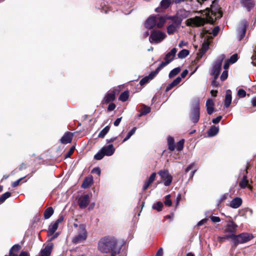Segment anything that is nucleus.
Here are the masks:
<instances>
[{
  "label": "nucleus",
  "mask_w": 256,
  "mask_h": 256,
  "mask_svg": "<svg viewBox=\"0 0 256 256\" xmlns=\"http://www.w3.org/2000/svg\"><path fill=\"white\" fill-rule=\"evenodd\" d=\"M171 4L170 0H162L160 2V6L162 9L168 8Z\"/></svg>",
  "instance_id": "nucleus-37"
},
{
  "label": "nucleus",
  "mask_w": 256,
  "mask_h": 256,
  "mask_svg": "<svg viewBox=\"0 0 256 256\" xmlns=\"http://www.w3.org/2000/svg\"><path fill=\"white\" fill-rule=\"evenodd\" d=\"M150 112V108L147 106H144V108L142 110L141 114L142 115H146Z\"/></svg>",
  "instance_id": "nucleus-51"
},
{
  "label": "nucleus",
  "mask_w": 256,
  "mask_h": 256,
  "mask_svg": "<svg viewBox=\"0 0 256 256\" xmlns=\"http://www.w3.org/2000/svg\"><path fill=\"white\" fill-rule=\"evenodd\" d=\"M239 186L242 188H244L246 187H248L250 189L252 188V186L248 185V180L246 174L242 178L240 181Z\"/></svg>",
  "instance_id": "nucleus-26"
},
{
  "label": "nucleus",
  "mask_w": 256,
  "mask_h": 256,
  "mask_svg": "<svg viewBox=\"0 0 256 256\" xmlns=\"http://www.w3.org/2000/svg\"><path fill=\"white\" fill-rule=\"evenodd\" d=\"M166 18V19L172 20L173 22L172 24L180 26L181 25L182 22L180 21V19L178 18V15L176 14L174 16H164Z\"/></svg>",
  "instance_id": "nucleus-23"
},
{
  "label": "nucleus",
  "mask_w": 256,
  "mask_h": 256,
  "mask_svg": "<svg viewBox=\"0 0 256 256\" xmlns=\"http://www.w3.org/2000/svg\"><path fill=\"white\" fill-rule=\"evenodd\" d=\"M177 50L176 48H173L170 52H168L164 57V62H162L160 64L164 68L167 64H170L174 58L176 56Z\"/></svg>",
  "instance_id": "nucleus-13"
},
{
  "label": "nucleus",
  "mask_w": 256,
  "mask_h": 256,
  "mask_svg": "<svg viewBox=\"0 0 256 256\" xmlns=\"http://www.w3.org/2000/svg\"><path fill=\"white\" fill-rule=\"evenodd\" d=\"M110 126L108 125L104 128L99 133L98 137L100 138H104L110 130Z\"/></svg>",
  "instance_id": "nucleus-33"
},
{
  "label": "nucleus",
  "mask_w": 256,
  "mask_h": 256,
  "mask_svg": "<svg viewBox=\"0 0 256 256\" xmlns=\"http://www.w3.org/2000/svg\"><path fill=\"white\" fill-rule=\"evenodd\" d=\"M88 234L86 230L84 228L82 232L76 236L72 240L74 244H76L84 242L87 238Z\"/></svg>",
  "instance_id": "nucleus-15"
},
{
  "label": "nucleus",
  "mask_w": 256,
  "mask_h": 256,
  "mask_svg": "<svg viewBox=\"0 0 256 256\" xmlns=\"http://www.w3.org/2000/svg\"><path fill=\"white\" fill-rule=\"evenodd\" d=\"M128 97L129 92L128 90H126L120 94L119 96V100L120 101L124 102L128 100Z\"/></svg>",
  "instance_id": "nucleus-34"
},
{
  "label": "nucleus",
  "mask_w": 256,
  "mask_h": 256,
  "mask_svg": "<svg viewBox=\"0 0 256 256\" xmlns=\"http://www.w3.org/2000/svg\"><path fill=\"white\" fill-rule=\"evenodd\" d=\"M150 80L148 78V77L146 76L144 78H142L140 82V86H144V84H147Z\"/></svg>",
  "instance_id": "nucleus-50"
},
{
  "label": "nucleus",
  "mask_w": 256,
  "mask_h": 256,
  "mask_svg": "<svg viewBox=\"0 0 256 256\" xmlns=\"http://www.w3.org/2000/svg\"><path fill=\"white\" fill-rule=\"evenodd\" d=\"M151 184L150 182H149L148 180H146L145 182L144 185L143 186L142 189L144 190H146L150 185Z\"/></svg>",
  "instance_id": "nucleus-62"
},
{
  "label": "nucleus",
  "mask_w": 256,
  "mask_h": 256,
  "mask_svg": "<svg viewBox=\"0 0 256 256\" xmlns=\"http://www.w3.org/2000/svg\"><path fill=\"white\" fill-rule=\"evenodd\" d=\"M26 176H24V177H22V178H20V179L18 180H17L14 182H12V188H16V187L17 186H18L20 184V182L24 179L26 178Z\"/></svg>",
  "instance_id": "nucleus-49"
},
{
  "label": "nucleus",
  "mask_w": 256,
  "mask_h": 256,
  "mask_svg": "<svg viewBox=\"0 0 256 256\" xmlns=\"http://www.w3.org/2000/svg\"><path fill=\"white\" fill-rule=\"evenodd\" d=\"M74 150H75V146H72L70 148V149L69 150L68 152L65 154V156H64L65 158H70L74 152Z\"/></svg>",
  "instance_id": "nucleus-44"
},
{
  "label": "nucleus",
  "mask_w": 256,
  "mask_h": 256,
  "mask_svg": "<svg viewBox=\"0 0 256 256\" xmlns=\"http://www.w3.org/2000/svg\"><path fill=\"white\" fill-rule=\"evenodd\" d=\"M228 76V71L224 70L222 72L221 76H220V79L224 81L225 80H226Z\"/></svg>",
  "instance_id": "nucleus-54"
},
{
  "label": "nucleus",
  "mask_w": 256,
  "mask_h": 256,
  "mask_svg": "<svg viewBox=\"0 0 256 256\" xmlns=\"http://www.w3.org/2000/svg\"><path fill=\"white\" fill-rule=\"evenodd\" d=\"M180 27V26H177L174 24H170L167 28V32L168 34H174L176 30Z\"/></svg>",
  "instance_id": "nucleus-27"
},
{
  "label": "nucleus",
  "mask_w": 256,
  "mask_h": 256,
  "mask_svg": "<svg viewBox=\"0 0 256 256\" xmlns=\"http://www.w3.org/2000/svg\"><path fill=\"white\" fill-rule=\"evenodd\" d=\"M124 244V240L113 239V256H124L123 254H120V252Z\"/></svg>",
  "instance_id": "nucleus-10"
},
{
  "label": "nucleus",
  "mask_w": 256,
  "mask_h": 256,
  "mask_svg": "<svg viewBox=\"0 0 256 256\" xmlns=\"http://www.w3.org/2000/svg\"><path fill=\"white\" fill-rule=\"evenodd\" d=\"M166 36V35L164 32L153 30L149 38V41L150 43L158 44L162 41Z\"/></svg>",
  "instance_id": "nucleus-7"
},
{
  "label": "nucleus",
  "mask_w": 256,
  "mask_h": 256,
  "mask_svg": "<svg viewBox=\"0 0 256 256\" xmlns=\"http://www.w3.org/2000/svg\"><path fill=\"white\" fill-rule=\"evenodd\" d=\"M156 176V173L153 172L150 176L148 180L151 184L154 181Z\"/></svg>",
  "instance_id": "nucleus-57"
},
{
  "label": "nucleus",
  "mask_w": 256,
  "mask_h": 256,
  "mask_svg": "<svg viewBox=\"0 0 256 256\" xmlns=\"http://www.w3.org/2000/svg\"><path fill=\"white\" fill-rule=\"evenodd\" d=\"M248 26V23L245 20H243L240 22L237 30V38L238 40H241L244 37Z\"/></svg>",
  "instance_id": "nucleus-11"
},
{
  "label": "nucleus",
  "mask_w": 256,
  "mask_h": 256,
  "mask_svg": "<svg viewBox=\"0 0 256 256\" xmlns=\"http://www.w3.org/2000/svg\"><path fill=\"white\" fill-rule=\"evenodd\" d=\"M235 234H228L224 235V238H226V240H228V238L232 239V243L234 244V239Z\"/></svg>",
  "instance_id": "nucleus-52"
},
{
  "label": "nucleus",
  "mask_w": 256,
  "mask_h": 256,
  "mask_svg": "<svg viewBox=\"0 0 256 256\" xmlns=\"http://www.w3.org/2000/svg\"><path fill=\"white\" fill-rule=\"evenodd\" d=\"M210 218L212 222H213L216 223V222H220V218L218 216H210Z\"/></svg>",
  "instance_id": "nucleus-53"
},
{
  "label": "nucleus",
  "mask_w": 256,
  "mask_h": 256,
  "mask_svg": "<svg viewBox=\"0 0 256 256\" xmlns=\"http://www.w3.org/2000/svg\"><path fill=\"white\" fill-rule=\"evenodd\" d=\"M170 198V194H168V195L166 196L165 197V201H164L165 205L169 206H171L172 204V200H171Z\"/></svg>",
  "instance_id": "nucleus-45"
},
{
  "label": "nucleus",
  "mask_w": 256,
  "mask_h": 256,
  "mask_svg": "<svg viewBox=\"0 0 256 256\" xmlns=\"http://www.w3.org/2000/svg\"><path fill=\"white\" fill-rule=\"evenodd\" d=\"M206 10H208L206 20L200 16H196L187 20L186 21V25L190 26H203L206 22L214 24L217 19L220 18L222 16V11L217 8H213L212 5L210 9L207 8Z\"/></svg>",
  "instance_id": "nucleus-1"
},
{
  "label": "nucleus",
  "mask_w": 256,
  "mask_h": 256,
  "mask_svg": "<svg viewBox=\"0 0 256 256\" xmlns=\"http://www.w3.org/2000/svg\"><path fill=\"white\" fill-rule=\"evenodd\" d=\"M64 220V216L62 214H60L58 218L56 220L55 222L56 223H57L58 224H59L60 223L63 222Z\"/></svg>",
  "instance_id": "nucleus-60"
},
{
  "label": "nucleus",
  "mask_w": 256,
  "mask_h": 256,
  "mask_svg": "<svg viewBox=\"0 0 256 256\" xmlns=\"http://www.w3.org/2000/svg\"><path fill=\"white\" fill-rule=\"evenodd\" d=\"M162 254H163V250L162 248H160L158 250L156 256H162Z\"/></svg>",
  "instance_id": "nucleus-64"
},
{
  "label": "nucleus",
  "mask_w": 256,
  "mask_h": 256,
  "mask_svg": "<svg viewBox=\"0 0 256 256\" xmlns=\"http://www.w3.org/2000/svg\"><path fill=\"white\" fill-rule=\"evenodd\" d=\"M90 202V196L88 194L80 196L78 200V204L80 208L84 209L86 208Z\"/></svg>",
  "instance_id": "nucleus-14"
},
{
  "label": "nucleus",
  "mask_w": 256,
  "mask_h": 256,
  "mask_svg": "<svg viewBox=\"0 0 256 256\" xmlns=\"http://www.w3.org/2000/svg\"><path fill=\"white\" fill-rule=\"evenodd\" d=\"M162 68L163 67L160 64L156 69L155 70L152 72L147 76L148 77L150 80L153 79Z\"/></svg>",
  "instance_id": "nucleus-31"
},
{
  "label": "nucleus",
  "mask_w": 256,
  "mask_h": 256,
  "mask_svg": "<svg viewBox=\"0 0 256 256\" xmlns=\"http://www.w3.org/2000/svg\"><path fill=\"white\" fill-rule=\"evenodd\" d=\"M58 227V224L54 222V223L51 224L48 227V236L52 235L57 230Z\"/></svg>",
  "instance_id": "nucleus-28"
},
{
  "label": "nucleus",
  "mask_w": 256,
  "mask_h": 256,
  "mask_svg": "<svg viewBox=\"0 0 256 256\" xmlns=\"http://www.w3.org/2000/svg\"><path fill=\"white\" fill-rule=\"evenodd\" d=\"M22 247L19 244H16L14 245L10 249L9 251V254H16L20 250Z\"/></svg>",
  "instance_id": "nucleus-35"
},
{
  "label": "nucleus",
  "mask_w": 256,
  "mask_h": 256,
  "mask_svg": "<svg viewBox=\"0 0 256 256\" xmlns=\"http://www.w3.org/2000/svg\"><path fill=\"white\" fill-rule=\"evenodd\" d=\"M180 72V67H177L170 72L168 74V76L170 78H172L177 75Z\"/></svg>",
  "instance_id": "nucleus-38"
},
{
  "label": "nucleus",
  "mask_w": 256,
  "mask_h": 256,
  "mask_svg": "<svg viewBox=\"0 0 256 256\" xmlns=\"http://www.w3.org/2000/svg\"><path fill=\"white\" fill-rule=\"evenodd\" d=\"M238 59V56L237 54H234L228 60V62L231 64H234L236 62Z\"/></svg>",
  "instance_id": "nucleus-46"
},
{
  "label": "nucleus",
  "mask_w": 256,
  "mask_h": 256,
  "mask_svg": "<svg viewBox=\"0 0 256 256\" xmlns=\"http://www.w3.org/2000/svg\"><path fill=\"white\" fill-rule=\"evenodd\" d=\"M110 8L106 6L105 4H104V6H102V12H104V13L106 14L108 12H110Z\"/></svg>",
  "instance_id": "nucleus-55"
},
{
  "label": "nucleus",
  "mask_w": 256,
  "mask_h": 256,
  "mask_svg": "<svg viewBox=\"0 0 256 256\" xmlns=\"http://www.w3.org/2000/svg\"><path fill=\"white\" fill-rule=\"evenodd\" d=\"M92 172L93 174H96L100 176V170L98 167L94 168L92 169Z\"/></svg>",
  "instance_id": "nucleus-58"
},
{
  "label": "nucleus",
  "mask_w": 256,
  "mask_h": 256,
  "mask_svg": "<svg viewBox=\"0 0 256 256\" xmlns=\"http://www.w3.org/2000/svg\"><path fill=\"white\" fill-rule=\"evenodd\" d=\"M200 107L199 102L196 100L192 106L190 114V118L194 123H197L200 119Z\"/></svg>",
  "instance_id": "nucleus-5"
},
{
  "label": "nucleus",
  "mask_w": 256,
  "mask_h": 256,
  "mask_svg": "<svg viewBox=\"0 0 256 256\" xmlns=\"http://www.w3.org/2000/svg\"><path fill=\"white\" fill-rule=\"evenodd\" d=\"M238 96L240 98H244L246 96V92L244 90L240 88L238 90Z\"/></svg>",
  "instance_id": "nucleus-48"
},
{
  "label": "nucleus",
  "mask_w": 256,
  "mask_h": 256,
  "mask_svg": "<svg viewBox=\"0 0 256 256\" xmlns=\"http://www.w3.org/2000/svg\"><path fill=\"white\" fill-rule=\"evenodd\" d=\"M238 228V226L233 221L229 220L228 224L224 226V232L226 233L235 234Z\"/></svg>",
  "instance_id": "nucleus-16"
},
{
  "label": "nucleus",
  "mask_w": 256,
  "mask_h": 256,
  "mask_svg": "<svg viewBox=\"0 0 256 256\" xmlns=\"http://www.w3.org/2000/svg\"><path fill=\"white\" fill-rule=\"evenodd\" d=\"M166 22V18L160 14L152 15L148 18L144 22V26L148 29H152L155 26L162 28Z\"/></svg>",
  "instance_id": "nucleus-2"
},
{
  "label": "nucleus",
  "mask_w": 256,
  "mask_h": 256,
  "mask_svg": "<svg viewBox=\"0 0 256 256\" xmlns=\"http://www.w3.org/2000/svg\"><path fill=\"white\" fill-rule=\"evenodd\" d=\"M108 104H109L108 108V110L110 112L112 110V92H108L102 101V104L103 105Z\"/></svg>",
  "instance_id": "nucleus-18"
},
{
  "label": "nucleus",
  "mask_w": 256,
  "mask_h": 256,
  "mask_svg": "<svg viewBox=\"0 0 256 256\" xmlns=\"http://www.w3.org/2000/svg\"><path fill=\"white\" fill-rule=\"evenodd\" d=\"M242 204V200L240 198H236L230 202V206L234 208H237L240 206Z\"/></svg>",
  "instance_id": "nucleus-24"
},
{
  "label": "nucleus",
  "mask_w": 256,
  "mask_h": 256,
  "mask_svg": "<svg viewBox=\"0 0 256 256\" xmlns=\"http://www.w3.org/2000/svg\"><path fill=\"white\" fill-rule=\"evenodd\" d=\"M244 4L245 6L247 8L248 10L252 8L254 6V2H250L248 4L244 3Z\"/></svg>",
  "instance_id": "nucleus-56"
},
{
  "label": "nucleus",
  "mask_w": 256,
  "mask_h": 256,
  "mask_svg": "<svg viewBox=\"0 0 256 256\" xmlns=\"http://www.w3.org/2000/svg\"><path fill=\"white\" fill-rule=\"evenodd\" d=\"M74 133L70 132H66L60 139V142L62 144L70 143L72 140Z\"/></svg>",
  "instance_id": "nucleus-19"
},
{
  "label": "nucleus",
  "mask_w": 256,
  "mask_h": 256,
  "mask_svg": "<svg viewBox=\"0 0 256 256\" xmlns=\"http://www.w3.org/2000/svg\"><path fill=\"white\" fill-rule=\"evenodd\" d=\"M179 18L180 19L181 22L184 18H186L188 16L189 12L186 10L184 9H180L176 12Z\"/></svg>",
  "instance_id": "nucleus-25"
},
{
  "label": "nucleus",
  "mask_w": 256,
  "mask_h": 256,
  "mask_svg": "<svg viewBox=\"0 0 256 256\" xmlns=\"http://www.w3.org/2000/svg\"><path fill=\"white\" fill-rule=\"evenodd\" d=\"M112 156V144L103 146L94 156L96 160H100L104 156Z\"/></svg>",
  "instance_id": "nucleus-6"
},
{
  "label": "nucleus",
  "mask_w": 256,
  "mask_h": 256,
  "mask_svg": "<svg viewBox=\"0 0 256 256\" xmlns=\"http://www.w3.org/2000/svg\"><path fill=\"white\" fill-rule=\"evenodd\" d=\"M184 142V139H182L177 142L176 145V148L178 151L180 152L183 149Z\"/></svg>",
  "instance_id": "nucleus-40"
},
{
  "label": "nucleus",
  "mask_w": 256,
  "mask_h": 256,
  "mask_svg": "<svg viewBox=\"0 0 256 256\" xmlns=\"http://www.w3.org/2000/svg\"><path fill=\"white\" fill-rule=\"evenodd\" d=\"M218 128L212 126L208 132V135L210 136H215L218 133Z\"/></svg>",
  "instance_id": "nucleus-32"
},
{
  "label": "nucleus",
  "mask_w": 256,
  "mask_h": 256,
  "mask_svg": "<svg viewBox=\"0 0 256 256\" xmlns=\"http://www.w3.org/2000/svg\"><path fill=\"white\" fill-rule=\"evenodd\" d=\"M222 118V116H217L216 118H214L212 120V122L214 124H218Z\"/></svg>",
  "instance_id": "nucleus-59"
},
{
  "label": "nucleus",
  "mask_w": 256,
  "mask_h": 256,
  "mask_svg": "<svg viewBox=\"0 0 256 256\" xmlns=\"http://www.w3.org/2000/svg\"><path fill=\"white\" fill-rule=\"evenodd\" d=\"M136 128H133L128 134L126 136L124 139L123 141L125 142L128 140L136 132Z\"/></svg>",
  "instance_id": "nucleus-43"
},
{
  "label": "nucleus",
  "mask_w": 256,
  "mask_h": 256,
  "mask_svg": "<svg viewBox=\"0 0 256 256\" xmlns=\"http://www.w3.org/2000/svg\"><path fill=\"white\" fill-rule=\"evenodd\" d=\"M210 34L208 30H206V28H203L202 34L204 38V42L202 44L201 48L198 53V56L202 58L209 48L210 40L212 38V36H208V34Z\"/></svg>",
  "instance_id": "nucleus-4"
},
{
  "label": "nucleus",
  "mask_w": 256,
  "mask_h": 256,
  "mask_svg": "<svg viewBox=\"0 0 256 256\" xmlns=\"http://www.w3.org/2000/svg\"><path fill=\"white\" fill-rule=\"evenodd\" d=\"M10 192H6L0 196V204L3 203L8 198L11 196Z\"/></svg>",
  "instance_id": "nucleus-39"
},
{
  "label": "nucleus",
  "mask_w": 256,
  "mask_h": 256,
  "mask_svg": "<svg viewBox=\"0 0 256 256\" xmlns=\"http://www.w3.org/2000/svg\"><path fill=\"white\" fill-rule=\"evenodd\" d=\"M53 248V243H48L44 248L41 250L38 256H50Z\"/></svg>",
  "instance_id": "nucleus-17"
},
{
  "label": "nucleus",
  "mask_w": 256,
  "mask_h": 256,
  "mask_svg": "<svg viewBox=\"0 0 256 256\" xmlns=\"http://www.w3.org/2000/svg\"><path fill=\"white\" fill-rule=\"evenodd\" d=\"M206 106L208 114H212L214 112V102L212 99L209 98L207 100Z\"/></svg>",
  "instance_id": "nucleus-21"
},
{
  "label": "nucleus",
  "mask_w": 256,
  "mask_h": 256,
  "mask_svg": "<svg viewBox=\"0 0 256 256\" xmlns=\"http://www.w3.org/2000/svg\"><path fill=\"white\" fill-rule=\"evenodd\" d=\"M189 54L190 52L188 50L184 49L178 52V58L182 59L187 56Z\"/></svg>",
  "instance_id": "nucleus-36"
},
{
  "label": "nucleus",
  "mask_w": 256,
  "mask_h": 256,
  "mask_svg": "<svg viewBox=\"0 0 256 256\" xmlns=\"http://www.w3.org/2000/svg\"><path fill=\"white\" fill-rule=\"evenodd\" d=\"M94 183L93 178L91 176L84 178L81 187L84 188H87L90 186Z\"/></svg>",
  "instance_id": "nucleus-20"
},
{
  "label": "nucleus",
  "mask_w": 256,
  "mask_h": 256,
  "mask_svg": "<svg viewBox=\"0 0 256 256\" xmlns=\"http://www.w3.org/2000/svg\"><path fill=\"white\" fill-rule=\"evenodd\" d=\"M182 80V78L180 76L177 77L174 80H173L170 84L174 87L177 86L180 83Z\"/></svg>",
  "instance_id": "nucleus-47"
},
{
  "label": "nucleus",
  "mask_w": 256,
  "mask_h": 256,
  "mask_svg": "<svg viewBox=\"0 0 256 256\" xmlns=\"http://www.w3.org/2000/svg\"><path fill=\"white\" fill-rule=\"evenodd\" d=\"M168 150L173 151L175 149V144L174 138L172 136H168Z\"/></svg>",
  "instance_id": "nucleus-30"
},
{
  "label": "nucleus",
  "mask_w": 256,
  "mask_h": 256,
  "mask_svg": "<svg viewBox=\"0 0 256 256\" xmlns=\"http://www.w3.org/2000/svg\"><path fill=\"white\" fill-rule=\"evenodd\" d=\"M232 91L230 90H228L226 91V95L224 98V106L228 108L230 106L232 102Z\"/></svg>",
  "instance_id": "nucleus-22"
},
{
  "label": "nucleus",
  "mask_w": 256,
  "mask_h": 256,
  "mask_svg": "<svg viewBox=\"0 0 256 256\" xmlns=\"http://www.w3.org/2000/svg\"><path fill=\"white\" fill-rule=\"evenodd\" d=\"M224 58V56L221 55L214 62L212 69V74L214 76V78L216 79L221 70L222 64Z\"/></svg>",
  "instance_id": "nucleus-9"
},
{
  "label": "nucleus",
  "mask_w": 256,
  "mask_h": 256,
  "mask_svg": "<svg viewBox=\"0 0 256 256\" xmlns=\"http://www.w3.org/2000/svg\"><path fill=\"white\" fill-rule=\"evenodd\" d=\"M98 250L104 253L110 252L112 256V238L110 236H106L100 239L98 244Z\"/></svg>",
  "instance_id": "nucleus-3"
},
{
  "label": "nucleus",
  "mask_w": 256,
  "mask_h": 256,
  "mask_svg": "<svg viewBox=\"0 0 256 256\" xmlns=\"http://www.w3.org/2000/svg\"><path fill=\"white\" fill-rule=\"evenodd\" d=\"M158 174L164 181L165 186H169L171 184L172 177L168 170H161L158 172Z\"/></svg>",
  "instance_id": "nucleus-12"
},
{
  "label": "nucleus",
  "mask_w": 256,
  "mask_h": 256,
  "mask_svg": "<svg viewBox=\"0 0 256 256\" xmlns=\"http://www.w3.org/2000/svg\"><path fill=\"white\" fill-rule=\"evenodd\" d=\"M194 163H192L191 164H189L187 168L185 169V172H188L190 170H191L193 168L194 166Z\"/></svg>",
  "instance_id": "nucleus-61"
},
{
  "label": "nucleus",
  "mask_w": 256,
  "mask_h": 256,
  "mask_svg": "<svg viewBox=\"0 0 256 256\" xmlns=\"http://www.w3.org/2000/svg\"><path fill=\"white\" fill-rule=\"evenodd\" d=\"M208 30L209 31V32H210V34H208V36H211V34H212V36H217L219 30H220V28L218 26H216L214 27L213 30H212V32H210V30Z\"/></svg>",
  "instance_id": "nucleus-42"
},
{
  "label": "nucleus",
  "mask_w": 256,
  "mask_h": 256,
  "mask_svg": "<svg viewBox=\"0 0 256 256\" xmlns=\"http://www.w3.org/2000/svg\"><path fill=\"white\" fill-rule=\"evenodd\" d=\"M163 207V204L160 202H158L156 204L153 205L152 208L154 210L160 212L162 210Z\"/></svg>",
  "instance_id": "nucleus-41"
},
{
  "label": "nucleus",
  "mask_w": 256,
  "mask_h": 256,
  "mask_svg": "<svg viewBox=\"0 0 256 256\" xmlns=\"http://www.w3.org/2000/svg\"><path fill=\"white\" fill-rule=\"evenodd\" d=\"M54 209L52 206L47 208L44 212V216L45 219L49 218L54 214Z\"/></svg>",
  "instance_id": "nucleus-29"
},
{
  "label": "nucleus",
  "mask_w": 256,
  "mask_h": 256,
  "mask_svg": "<svg viewBox=\"0 0 256 256\" xmlns=\"http://www.w3.org/2000/svg\"><path fill=\"white\" fill-rule=\"evenodd\" d=\"M252 234L246 232H243L239 234H236L234 239V245H237L246 242L252 238Z\"/></svg>",
  "instance_id": "nucleus-8"
},
{
  "label": "nucleus",
  "mask_w": 256,
  "mask_h": 256,
  "mask_svg": "<svg viewBox=\"0 0 256 256\" xmlns=\"http://www.w3.org/2000/svg\"><path fill=\"white\" fill-rule=\"evenodd\" d=\"M251 58L252 60V64L254 66H256V54L252 56Z\"/></svg>",
  "instance_id": "nucleus-63"
}]
</instances>
